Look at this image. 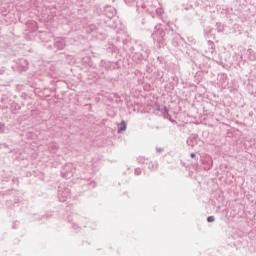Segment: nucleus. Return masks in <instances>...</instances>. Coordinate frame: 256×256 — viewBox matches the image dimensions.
<instances>
[{"instance_id": "nucleus-33", "label": "nucleus", "mask_w": 256, "mask_h": 256, "mask_svg": "<svg viewBox=\"0 0 256 256\" xmlns=\"http://www.w3.org/2000/svg\"><path fill=\"white\" fill-rule=\"evenodd\" d=\"M51 71H55V67L51 66L50 67Z\"/></svg>"}, {"instance_id": "nucleus-27", "label": "nucleus", "mask_w": 256, "mask_h": 256, "mask_svg": "<svg viewBox=\"0 0 256 256\" xmlns=\"http://www.w3.org/2000/svg\"><path fill=\"white\" fill-rule=\"evenodd\" d=\"M52 149H53V151H57V149H59V144L58 143H52Z\"/></svg>"}, {"instance_id": "nucleus-32", "label": "nucleus", "mask_w": 256, "mask_h": 256, "mask_svg": "<svg viewBox=\"0 0 256 256\" xmlns=\"http://www.w3.org/2000/svg\"><path fill=\"white\" fill-rule=\"evenodd\" d=\"M204 169L205 171H209V169H211V166H206Z\"/></svg>"}, {"instance_id": "nucleus-24", "label": "nucleus", "mask_w": 256, "mask_h": 256, "mask_svg": "<svg viewBox=\"0 0 256 256\" xmlns=\"http://www.w3.org/2000/svg\"><path fill=\"white\" fill-rule=\"evenodd\" d=\"M32 29L31 31H37V22H31Z\"/></svg>"}, {"instance_id": "nucleus-25", "label": "nucleus", "mask_w": 256, "mask_h": 256, "mask_svg": "<svg viewBox=\"0 0 256 256\" xmlns=\"http://www.w3.org/2000/svg\"><path fill=\"white\" fill-rule=\"evenodd\" d=\"M1 133H5V125L2 122H0V134Z\"/></svg>"}, {"instance_id": "nucleus-5", "label": "nucleus", "mask_w": 256, "mask_h": 256, "mask_svg": "<svg viewBox=\"0 0 256 256\" xmlns=\"http://www.w3.org/2000/svg\"><path fill=\"white\" fill-rule=\"evenodd\" d=\"M207 46H208V49L205 50L204 55L208 59H212L213 61H217V56H215L216 55V53H215V43L211 40H208Z\"/></svg>"}, {"instance_id": "nucleus-6", "label": "nucleus", "mask_w": 256, "mask_h": 256, "mask_svg": "<svg viewBox=\"0 0 256 256\" xmlns=\"http://www.w3.org/2000/svg\"><path fill=\"white\" fill-rule=\"evenodd\" d=\"M103 13H104L105 17H108V19H113V17H115V15H117V9H115V7H113L111 5H106L104 7Z\"/></svg>"}, {"instance_id": "nucleus-7", "label": "nucleus", "mask_w": 256, "mask_h": 256, "mask_svg": "<svg viewBox=\"0 0 256 256\" xmlns=\"http://www.w3.org/2000/svg\"><path fill=\"white\" fill-rule=\"evenodd\" d=\"M66 42L65 38L57 37L54 39V47L55 49H58V51H63L65 49Z\"/></svg>"}, {"instance_id": "nucleus-19", "label": "nucleus", "mask_w": 256, "mask_h": 256, "mask_svg": "<svg viewBox=\"0 0 256 256\" xmlns=\"http://www.w3.org/2000/svg\"><path fill=\"white\" fill-rule=\"evenodd\" d=\"M137 162H138L139 165H145V163L147 164V159L143 156H139L137 158Z\"/></svg>"}, {"instance_id": "nucleus-37", "label": "nucleus", "mask_w": 256, "mask_h": 256, "mask_svg": "<svg viewBox=\"0 0 256 256\" xmlns=\"http://www.w3.org/2000/svg\"><path fill=\"white\" fill-rule=\"evenodd\" d=\"M68 221H70V220H69V217H68Z\"/></svg>"}, {"instance_id": "nucleus-12", "label": "nucleus", "mask_w": 256, "mask_h": 256, "mask_svg": "<svg viewBox=\"0 0 256 256\" xmlns=\"http://www.w3.org/2000/svg\"><path fill=\"white\" fill-rule=\"evenodd\" d=\"M187 145L190 147H195L197 143V135H191L187 140H186Z\"/></svg>"}, {"instance_id": "nucleus-17", "label": "nucleus", "mask_w": 256, "mask_h": 256, "mask_svg": "<svg viewBox=\"0 0 256 256\" xmlns=\"http://www.w3.org/2000/svg\"><path fill=\"white\" fill-rule=\"evenodd\" d=\"M163 116H164V119H168L169 121H172L171 115H169V109H167V106L163 107Z\"/></svg>"}, {"instance_id": "nucleus-11", "label": "nucleus", "mask_w": 256, "mask_h": 256, "mask_svg": "<svg viewBox=\"0 0 256 256\" xmlns=\"http://www.w3.org/2000/svg\"><path fill=\"white\" fill-rule=\"evenodd\" d=\"M87 0H76L77 5H79L80 9H78L79 15H85L89 10L86 8H83V3H86Z\"/></svg>"}, {"instance_id": "nucleus-30", "label": "nucleus", "mask_w": 256, "mask_h": 256, "mask_svg": "<svg viewBox=\"0 0 256 256\" xmlns=\"http://www.w3.org/2000/svg\"><path fill=\"white\" fill-rule=\"evenodd\" d=\"M156 151H157V153H161V151H163V149L162 148H157Z\"/></svg>"}, {"instance_id": "nucleus-18", "label": "nucleus", "mask_w": 256, "mask_h": 256, "mask_svg": "<svg viewBox=\"0 0 256 256\" xmlns=\"http://www.w3.org/2000/svg\"><path fill=\"white\" fill-rule=\"evenodd\" d=\"M159 164H157V162H150L148 165V169L150 171H156V169H158Z\"/></svg>"}, {"instance_id": "nucleus-15", "label": "nucleus", "mask_w": 256, "mask_h": 256, "mask_svg": "<svg viewBox=\"0 0 256 256\" xmlns=\"http://www.w3.org/2000/svg\"><path fill=\"white\" fill-rule=\"evenodd\" d=\"M98 31L99 28L95 24H90L86 29V33H97Z\"/></svg>"}, {"instance_id": "nucleus-35", "label": "nucleus", "mask_w": 256, "mask_h": 256, "mask_svg": "<svg viewBox=\"0 0 256 256\" xmlns=\"http://www.w3.org/2000/svg\"><path fill=\"white\" fill-rule=\"evenodd\" d=\"M221 77H225V75H221Z\"/></svg>"}, {"instance_id": "nucleus-22", "label": "nucleus", "mask_w": 256, "mask_h": 256, "mask_svg": "<svg viewBox=\"0 0 256 256\" xmlns=\"http://www.w3.org/2000/svg\"><path fill=\"white\" fill-rule=\"evenodd\" d=\"M141 173H142L141 168H135V170H134V175L139 176V175H141Z\"/></svg>"}, {"instance_id": "nucleus-2", "label": "nucleus", "mask_w": 256, "mask_h": 256, "mask_svg": "<svg viewBox=\"0 0 256 256\" xmlns=\"http://www.w3.org/2000/svg\"><path fill=\"white\" fill-rule=\"evenodd\" d=\"M151 53V50H149V47L145 44H140L137 46V51L133 54V59L136 61V63H141V61H145L149 59V55Z\"/></svg>"}, {"instance_id": "nucleus-4", "label": "nucleus", "mask_w": 256, "mask_h": 256, "mask_svg": "<svg viewBox=\"0 0 256 256\" xmlns=\"http://www.w3.org/2000/svg\"><path fill=\"white\" fill-rule=\"evenodd\" d=\"M75 174V165L73 163H66L61 169V177L63 179H71Z\"/></svg>"}, {"instance_id": "nucleus-16", "label": "nucleus", "mask_w": 256, "mask_h": 256, "mask_svg": "<svg viewBox=\"0 0 256 256\" xmlns=\"http://www.w3.org/2000/svg\"><path fill=\"white\" fill-rule=\"evenodd\" d=\"M147 11H149L150 13H155L156 15H158V17H161V15H163V8L158 7V8H152L151 10L147 9Z\"/></svg>"}, {"instance_id": "nucleus-23", "label": "nucleus", "mask_w": 256, "mask_h": 256, "mask_svg": "<svg viewBox=\"0 0 256 256\" xmlns=\"http://www.w3.org/2000/svg\"><path fill=\"white\" fill-rule=\"evenodd\" d=\"M4 10H2V15L6 16L9 13V8L3 7Z\"/></svg>"}, {"instance_id": "nucleus-28", "label": "nucleus", "mask_w": 256, "mask_h": 256, "mask_svg": "<svg viewBox=\"0 0 256 256\" xmlns=\"http://www.w3.org/2000/svg\"><path fill=\"white\" fill-rule=\"evenodd\" d=\"M19 227V221H15L12 225V229H17Z\"/></svg>"}, {"instance_id": "nucleus-29", "label": "nucleus", "mask_w": 256, "mask_h": 256, "mask_svg": "<svg viewBox=\"0 0 256 256\" xmlns=\"http://www.w3.org/2000/svg\"><path fill=\"white\" fill-rule=\"evenodd\" d=\"M190 157H191L192 159H195V157H196L195 153L192 152V153L190 154Z\"/></svg>"}, {"instance_id": "nucleus-13", "label": "nucleus", "mask_w": 256, "mask_h": 256, "mask_svg": "<svg viewBox=\"0 0 256 256\" xmlns=\"http://www.w3.org/2000/svg\"><path fill=\"white\" fill-rule=\"evenodd\" d=\"M248 61H256V53L253 49H248L246 51Z\"/></svg>"}, {"instance_id": "nucleus-3", "label": "nucleus", "mask_w": 256, "mask_h": 256, "mask_svg": "<svg viewBox=\"0 0 256 256\" xmlns=\"http://www.w3.org/2000/svg\"><path fill=\"white\" fill-rule=\"evenodd\" d=\"M67 199H71V188L67 184H60L58 186V200L60 203H65Z\"/></svg>"}, {"instance_id": "nucleus-9", "label": "nucleus", "mask_w": 256, "mask_h": 256, "mask_svg": "<svg viewBox=\"0 0 256 256\" xmlns=\"http://www.w3.org/2000/svg\"><path fill=\"white\" fill-rule=\"evenodd\" d=\"M19 203H21V199H19L17 196H14L13 200H6V207H8V209H13L15 207H19Z\"/></svg>"}, {"instance_id": "nucleus-1", "label": "nucleus", "mask_w": 256, "mask_h": 256, "mask_svg": "<svg viewBox=\"0 0 256 256\" xmlns=\"http://www.w3.org/2000/svg\"><path fill=\"white\" fill-rule=\"evenodd\" d=\"M151 37L154 41V45L160 48L165 47V45H167V41H171V39L173 41V45L177 47L175 39H181V36L173 31V28L169 23L156 25Z\"/></svg>"}, {"instance_id": "nucleus-36", "label": "nucleus", "mask_w": 256, "mask_h": 256, "mask_svg": "<svg viewBox=\"0 0 256 256\" xmlns=\"http://www.w3.org/2000/svg\"><path fill=\"white\" fill-rule=\"evenodd\" d=\"M140 53H143V51H140Z\"/></svg>"}, {"instance_id": "nucleus-34", "label": "nucleus", "mask_w": 256, "mask_h": 256, "mask_svg": "<svg viewBox=\"0 0 256 256\" xmlns=\"http://www.w3.org/2000/svg\"><path fill=\"white\" fill-rule=\"evenodd\" d=\"M51 47H52V46H51V45H49V46H48V49H51Z\"/></svg>"}, {"instance_id": "nucleus-14", "label": "nucleus", "mask_w": 256, "mask_h": 256, "mask_svg": "<svg viewBox=\"0 0 256 256\" xmlns=\"http://www.w3.org/2000/svg\"><path fill=\"white\" fill-rule=\"evenodd\" d=\"M118 133H123V131H127V123L125 120H122L121 123L117 125Z\"/></svg>"}, {"instance_id": "nucleus-21", "label": "nucleus", "mask_w": 256, "mask_h": 256, "mask_svg": "<svg viewBox=\"0 0 256 256\" xmlns=\"http://www.w3.org/2000/svg\"><path fill=\"white\" fill-rule=\"evenodd\" d=\"M94 11H95V13H97V15H102V13H103V10H101V7H99V6H96Z\"/></svg>"}, {"instance_id": "nucleus-20", "label": "nucleus", "mask_w": 256, "mask_h": 256, "mask_svg": "<svg viewBox=\"0 0 256 256\" xmlns=\"http://www.w3.org/2000/svg\"><path fill=\"white\" fill-rule=\"evenodd\" d=\"M96 186L97 184L95 182H91V181L87 182L88 189H95Z\"/></svg>"}, {"instance_id": "nucleus-31", "label": "nucleus", "mask_w": 256, "mask_h": 256, "mask_svg": "<svg viewBox=\"0 0 256 256\" xmlns=\"http://www.w3.org/2000/svg\"><path fill=\"white\" fill-rule=\"evenodd\" d=\"M5 73V69L0 70V75H3Z\"/></svg>"}, {"instance_id": "nucleus-26", "label": "nucleus", "mask_w": 256, "mask_h": 256, "mask_svg": "<svg viewBox=\"0 0 256 256\" xmlns=\"http://www.w3.org/2000/svg\"><path fill=\"white\" fill-rule=\"evenodd\" d=\"M213 221H215V216H208L207 217V222L208 223H213Z\"/></svg>"}, {"instance_id": "nucleus-10", "label": "nucleus", "mask_w": 256, "mask_h": 256, "mask_svg": "<svg viewBox=\"0 0 256 256\" xmlns=\"http://www.w3.org/2000/svg\"><path fill=\"white\" fill-rule=\"evenodd\" d=\"M99 66L103 67L106 71H111V69H115V63L107 60H101Z\"/></svg>"}, {"instance_id": "nucleus-8", "label": "nucleus", "mask_w": 256, "mask_h": 256, "mask_svg": "<svg viewBox=\"0 0 256 256\" xmlns=\"http://www.w3.org/2000/svg\"><path fill=\"white\" fill-rule=\"evenodd\" d=\"M126 5L129 7H142V9H145V4H143V0H124Z\"/></svg>"}]
</instances>
